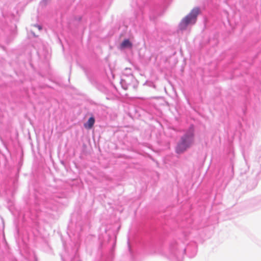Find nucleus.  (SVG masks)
Wrapping results in <instances>:
<instances>
[{
    "label": "nucleus",
    "instance_id": "obj_1",
    "mask_svg": "<svg viewBox=\"0 0 261 261\" xmlns=\"http://www.w3.org/2000/svg\"><path fill=\"white\" fill-rule=\"evenodd\" d=\"M194 128L191 127L189 130L181 139L176 147L177 153H181L189 147L193 142Z\"/></svg>",
    "mask_w": 261,
    "mask_h": 261
},
{
    "label": "nucleus",
    "instance_id": "obj_2",
    "mask_svg": "<svg viewBox=\"0 0 261 261\" xmlns=\"http://www.w3.org/2000/svg\"><path fill=\"white\" fill-rule=\"evenodd\" d=\"M199 13L200 10L198 8H193L190 13L181 20L179 25L180 29L185 30L188 25L194 24L196 21L197 17Z\"/></svg>",
    "mask_w": 261,
    "mask_h": 261
},
{
    "label": "nucleus",
    "instance_id": "obj_3",
    "mask_svg": "<svg viewBox=\"0 0 261 261\" xmlns=\"http://www.w3.org/2000/svg\"><path fill=\"white\" fill-rule=\"evenodd\" d=\"M132 43L128 39H124L120 45V48L123 49L126 48H132Z\"/></svg>",
    "mask_w": 261,
    "mask_h": 261
},
{
    "label": "nucleus",
    "instance_id": "obj_4",
    "mask_svg": "<svg viewBox=\"0 0 261 261\" xmlns=\"http://www.w3.org/2000/svg\"><path fill=\"white\" fill-rule=\"evenodd\" d=\"M94 122H95L94 118L93 117H91L88 119L87 122L84 124V126L85 128H87L88 129H91L93 127V126L94 124Z\"/></svg>",
    "mask_w": 261,
    "mask_h": 261
},
{
    "label": "nucleus",
    "instance_id": "obj_5",
    "mask_svg": "<svg viewBox=\"0 0 261 261\" xmlns=\"http://www.w3.org/2000/svg\"><path fill=\"white\" fill-rule=\"evenodd\" d=\"M36 29H38L39 31H40L42 30V27L37 24H34L32 26L31 32L34 36H38V35H36L35 33Z\"/></svg>",
    "mask_w": 261,
    "mask_h": 261
}]
</instances>
